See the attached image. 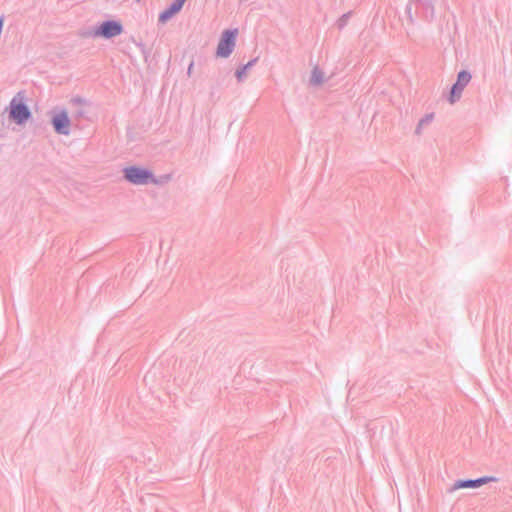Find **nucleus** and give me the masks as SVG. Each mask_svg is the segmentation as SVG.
Instances as JSON below:
<instances>
[{
    "mask_svg": "<svg viewBox=\"0 0 512 512\" xmlns=\"http://www.w3.org/2000/svg\"><path fill=\"white\" fill-rule=\"evenodd\" d=\"M323 82H324V73L319 67L315 66L311 72L310 84L313 86H319Z\"/></svg>",
    "mask_w": 512,
    "mask_h": 512,
    "instance_id": "9d476101",
    "label": "nucleus"
},
{
    "mask_svg": "<svg viewBox=\"0 0 512 512\" xmlns=\"http://www.w3.org/2000/svg\"><path fill=\"white\" fill-rule=\"evenodd\" d=\"M405 14L411 25L416 23L417 18L430 23L435 19L434 0H409Z\"/></svg>",
    "mask_w": 512,
    "mask_h": 512,
    "instance_id": "f257e3e1",
    "label": "nucleus"
},
{
    "mask_svg": "<svg viewBox=\"0 0 512 512\" xmlns=\"http://www.w3.org/2000/svg\"><path fill=\"white\" fill-rule=\"evenodd\" d=\"M183 5V0H174L165 10L159 14L158 21L160 23H166L182 9Z\"/></svg>",
    "mask_w": 512,
    "mask_h": 512,
    "instance_id": "1a4fd4ad",
    "label": "nucleus"
},
{
    "mask_svg": "<svg viewBox=\"0 0 512 512\" xmlns=\"http://www.w3.org/2000/svg\"><path fill=\"white\" fill-rule=\"evenodd\" d=\"M51 124L57 134L65 136L70 134V118L66 110L54 112L51 118Z\"/></svg>",
    "mask_w": 512,
    "mask_h": 512,
    "instance_id": "0eeeda50",
    "label": "nucleus"
},
{
    "mask_svg": "<svg viewBox=\"0 0 512 512\" xmlns=\"http://www.w3.org/2000/svg\"><path fill=\"white\" fill-rule=\"evenodd\" d=\"M236 34L237 29H228L222 33L216 50L218 57L227 58L230 56L235 47Z\"/></svg>",
    "mask_w": 512,
    "mask_h": 512,
    "instance_id": "20e7f679",
    "label": "nucleus"
},
{
    "mask_svg": "<svg viewBox=\"0 0 512 512\" xmlns=\"http://www.w3.org/2000/svg\"><path fill=\"white\" fill-rule=\"evenodd\" d=\"M186 0H183V3H185Z\"/></svg>",
    "mask_w": 512,
    "mask_h": 512,
    "instance_id": "dca6fc26",
    "label": "nucleus"
},
{
    "mask_svg": "<svg viewBox=\"0 0 512 512\" xmlns=\"http://www.w3.org/2000/svg\"><path fill=\"white\" fill-rule=\"evenodd\" d=\"M352 12H347L343 14L336 22V26L339 30H342L348 23Z\"/></svg>",
    "mask_w": 512,
    "mask_h": 512,
    "instance_id": "ddd939ff",
    "label": "nucleus"
},
{
    "mask_svg": "<svg viewBox=\"0 0 512 512\" xmlns=\"http://www.w3.org/2000/svg\"><path fill=\"white\" fill-rule=\"evenodd\" d=\"M73 101L80 103V102H82V99L81 98H75V99H73Z\"/></svg>",
    "mask_w": 512,
    "mask_h": 512,
    "instance_id": "2eb2a0df",
    "label": "nucleus"
},
{
    "mask_svg": "<svg viewBox=\"0 0 512 512\" xmlns=\"http://www.w3.org/2000/svg\"><path fill=\"white\" fill-rule=\"evenodd\" d=\"M125 180L134 185H146L149 183L157 184L151 170L139 166H128L123 169Z\"/></svg>",
    "mask_w": 512,
    "mask_h": 512,
    "instance_id": "f03ea898",
    "label": "nucleus"
},
{
    "mask_svg": "<svg viewBox=\"0 0 512 512\" xmlns=\"http://www.w3.org/2000/svg\"><path fill=\"white\" fill-rule=\"evenodd\" d=\"M497 481V478L493 476H483L477 479H461L457 480L453 486L449 489V492H454L458 489H464V488H478L484 484H487L489 482H495Z\"/></svg>",
    "mask_w": 512,
    "mask_h": 512,
    "instance_id": "6e6552de",
    "label": "nucleus"
},
{
    "mask_svg": "<svg viewBox=\"0 0 512 512\" xmlns=\"http://www.w3.org/2000/svg\"><path fill=\"white\" fill-rule=\"evenodd\" d=\"M123 32V25L116 20L103 21L93 32L94 37L113 38Z\"/></svg>",
    "mask_w": 512,
    "mask_h": 512,
    "instance_id": "39448f33",
    "label": "nucleus"
},
{
    "mask_svg": "<svg viewBox=\"0 0 512 512\" xmlns=\"http://www.w3.org/2000/svg\"><path fill=\"white\" fill-rule=\"evenodd\" d=\"M31 117V111L24 103L22 92H18L10 102L9 118L16 124L21 125Z\"/></svg>",
    "mask_w": 512,
    "mask_h": 512,
    "instance_id": "7ed1b4c3",
    "label": "nucleus"
},
{
    "mask_svg": "<svg viewBox=\"0 0 512 512\" xmlns=\"http://www.w3.org/2000/svg\"><path fill=\"white\" fill-rule=\"evenodd\" d=\"M472 76L471 73L467 70H461L457 75L456 82L452 85L450 90V96H449V102L455 103L461 98L462 92L464 88L468 85L470 82Z\"/></svg>",
    "mask_w": 512,
    "mask_h": 512,
    "instance_id": "423d86ee",
    "label": "nucleus"
},
{
    "mask_svg": "<svg viewBox=\"0 0 512 512\" xmlns=\"http://www.w3.org/2000/svg\"><path fill=\"white\" fill-rule=\"evenodd\" d=\"M193 67H194V62L192 61L189 66H188V69H187V75L188 76H191L192 74V70H193Z\"/></svg>",
    "mask_w": 512,
    "mask_h": 512,
    "instance_id": "4468645a",
    "label": "nucleus"
},
{
    "mask_svg": "<svg viewBox=\"0 0 512 512\" xmlns=\"http://www.w3.org/2000/svg\"><path fill=\"white\" fill-rule=\"evenodd\" d=\"M433 118H434V114L433 113H428L426 114L423 118H421L418 122V125L415 129V133L417 135H420L421 132H422V128L428 124H430L432 121H433Z\"/></svg>",
    "mask_w": 512,
    "mask_h": 512,
    "instance_id": "f8f14e48",
    "label": "nucleus"
},
{
    "mask_svg": "<svg viewBox=\"0 0 512 512\" xmlns=\"http://www.w3.org/2000/svg\"><path fill=\"white\" fill-rule=\"evenodd\" d=\"M258 58H254L252 60H250L247 64L239 67L236 72H235V77L237 79L238 82H243V80L245 79L246 77V71L251 68L256 62H257Z\"/></svg>",
    "mask_w": 512,
    "mask_h": 512,
    "instance_id": "9b49d317",
    "label": "nucleus"
}]
</instances>
